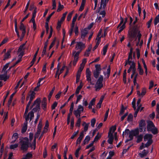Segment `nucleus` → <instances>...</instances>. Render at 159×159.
Instances as JSON below:
<instances>
[{
  "label": "nucleus",
  "instance_id": "36",
  "mask_svg": "<svg viewBox=\"0 0 159 159\" xmlns=\"http://www.w3.org/2000/svg\"><path fill=\"white\" fill-rule=\"evenodd\" d=\"M84 66H83V65H80V67L78 70L77 72V74H79L80 75H81V72L83 70L84 68Z\"/></svg>",
  "mask_w": 159,
  "mask_h": 159
},
{
  "label": "nucleus",
  "instance_id": "19",
  "mask_svg": "<svg viewBox=\"0 0 159 159\" xmlns=\"http://www.w3.org/2000/svg\"><path fill=\"white\" fill-rule=\"evenodd\" d=\"M138 69L139 70V75H143V74L144 71L143 69L141 67L140 64L139 62H138Z\"/></svg>",
  "mask_w": 159,
  "mask_h": 159
},
{
  "label": "nucleus",
  "instance_id": "31",
  "mask_svg": "<svg viewBox=\"0 0 159 159\" xmlns=\"http://www.w3.org/2000/svg\"><path fill=\"white\" fill-rule=\"evenodd\" d=\"M90 137L89 136H87L86 137L85 139L83 141V144L85 145L86 143H88L90 140Z\"/></svg>",
  "mask_w": 159,
  "mask_h": 159
},
{
  "label": "nucleus",
  "instance_id": "44",
  "mask_svg": "<svg viewBox=\"0 0 159 159\" xmlns=\"http://www.w3.org/2000/svg\"><path fill=\"white\" fill-rule=\"evenodd\" d=\"M152 34H150V36L148 39L147 44V46L148 48H149L150 43V42L151 41V40L152 39Z\"/></svg>",
  "mask_w": 159,
  "mask_h": 159
},
{
  "label": "nucleus",
  "instance_id": "60",
  "mask_svg": "<svg viewBox=\"0 0 159 159\" xmlns=\"http://www.w3.org/2000/svg\"><path fill=\"white\" fill-rule=\"evenodd\" d=\"M45 78V77L39 79V81L38 82L37 84V88H39L40 86V83L41 81L42 80H43V79H44Z\"/></svg>",
  "mask_w": 159,
  "mask_h": 159
},
{
  "label": "nucleus",
  "instance_id": "47",
  "mask_svg": "<svg viewBox=\"0 0 159 159\" xmlns=\"http://www.w3.org/2000/svg\"><path fill=\"white\" fill-rule=\"evenodd\" d=\"M73 13V11H72L71 12L69 13L68 14L67 18V20L68 21H69L71 20Z\"/></svg>",
  "mask_w": 159,
  "mask_h": 159
},
{
  "label": "nucleus",
  "instance_id": "23",
  "mask_svg": "<svg viewBox=\"0 0 159 159\" xmlns=\"http://www.w3.org/2000/svg\"><path fill=\"white\" fill-rule=\"evenodd\" d=\"M27 122H26L24 123V125L22 127L21 129V133H25L27 129Z\"/></svg>",
  "mask_w": 159,
  "mask_h": 159
},
{
  "label": "nucleus",
  "instance_id": "17",
  "mask_svg": "<svg viewBox=\"0 0 159 159\" xmlns=\"http://www.w3.org/2000/svg\"><path fill=\"white\" fill-rule=\"evenodd\" d=\"M40 134L36 133L34 135V138L33 140V146L34 147V150L36 148V139L39 137V135Z\"/></svg>",
  "mask_w": 159,
  "mask_h": 159
},
{
  "label": "nucleus",
  "instance_id": "43",
  "mask_svg": "<svg viewBox=\"0 0 159 159\" xmlns=\"http://www.w3.org/2000/svg\"><path fill=\"white\" fill-rule=\"evenodd\" d=\"M133 116L131 114H129L127 117V120L128 121H131L133 120Z\"/></svg>",
  "mask_w": 159,
  "mask_h": 159
},
{
  "label": "nucleus",
  "instance_id": "27",
  "mask_svg": "<svg viewBox=\"0 0 159 159\" xmlns=\"http://www.w3.org/2000/svg\"><path fill=\"white\" fill-rule=\"evenodd\" d=\"M93 73L94 77L96 79H97L98 78L100 74V71L94 70L93 72Z\"/></svg>",
  "mask_w": 159,
  "mask_h": 159
},
{
  "label": "nucleus",
  "instance_id": "48",
  "mask_svg": "<svg viewBox=\"0 0 159 159\" xmlns=\"http://www.w3.org/2000/svg\"><path fill=\"white\" fill-rule=\"evenodd\" d=\"M81 149V147H80L79 148H78V149L76 150L75 152V157H79V151Z\"/></svg>",
  "mask_w": 159,
  "mask_h": 159
},
{
  "label": "nucleus",
  "instance_id": "30",
  "mask_svg": "<svg viewBox=\"0 0 159 159\" xmlns=\"http://www.w3.org/2000/svg\"><path fill=\"white\" fill-rule=\"evenodd\" d=\"M64 8V6L63 5H61V2H58V8L57 10V12H59L61 11Z\"/></svg>",
  "mask_w": 159,
  "mask_h": 159
},
{
  "label": "nucleus",
  "instance_id": "39",
  "mask_svg": "<svg viewBox=\"0 0 159 159\" xmlns=\"http://www.w3.org/2000/svg\"><path fill=\"white\" fill-rule=\"evenodd\" d=\"M101 135H99V133H97V135L96 136L93 142L94 143L95 142L97 141L98 140L101 138Z\"/></svg>",
  "mask_w": 159,
  "mask_h": 159
},
{
  "label": "nucleus",
  "instance_id": "34",
  "mask_svg": "<svg viewBox=\"0 0 159 159\" xmlns=\"http://www.w3.org/2000/svg\"><path fill=\"white\" fill-rule=\"evenodd\" d=\"M89 124H87L86 122H84L83 124L82 125H85L84 128V132H86L88 129L89 127Z\"/></svg>",
  "mask_w": 159,
  "mask_h": 159
},
{
  "label": "nucleus",
  "instance_id": "46",
  "mask_svg": "<svg viewBox=\"0 0 159 159\" xmlns=\"http://www.w3.org/2000/svg\"><path fill=\"white\" fill-rule=\"evenodd\" d=\"M42 107L44 111L46 110L47 102H42Z\"/></svg>",
  "mask_w": 159,
  "mask_h": 159
},
{
  "label": "nucleus",
  "instance_id": "52",
  "mask_svg": "<svg viewBox=\"0 0 159 159\" xmlns=\"http://www.w3.org/2000/svg\"><path fill=\"white\" fill-rule=\"evenodd\" d=\"M66 67L65 66H62V67L61 69L60 70V72L58 74V79H59L60 75L63 72V71L64 70L65 68Z\"/></svg>",
  "mask_w": 159,
  "mask_h": 159
},
{
  "label": "nucleus",
  "instance_id": "61",
  "mask_svg": "<svg viewBox=\"0 0 159 159\" xmlns=\"http://www.w3.org/2000/svg\"><path fill=\"white\" fill-rule=\"evenodd\" d=\"M34 111H30V121L31 120L34 118Z\"/></svg>",
  "mask_w": 159,
  "mask_h": 159
},
{
  "label": "nucleus",
  "instance_id": "55",
  "mask_svg": "<svg viewBox=\"0 0 159 159\" xmlns=\"http://www.w3.org/2000/svg\"><path fill=\"white\" fill-rule=\"evenodd\" d=\"M52 6L53 7L52 8V10L55 9L56 7V0H52Z\"/></svg>",
  "mask_w": 159,
  "mask_h": 159
},
{
  "label": "nucleus",
  "instance_id": "29",
  "mask_svg": "<svg viewBox=\"0 0 159 159\" xmlns=\"http://www.w3.org/2000/svg\"><path fill=\"white\" fill-rule=\"evenodd\" d=\"M127 18H125V21L124 23L123 24L122 26L120 27V32L122 31L125 28V24L127 21Z\"/></svg>",
  "mask_w": 159,
  "mask_h": 159
},
{
  "label": "nucleus",
  "instance_id": "9",
  "mask_svg": "<svg viewBox=\"0 0 159 159\" xmlns=\"http://www.w3.org/2000/svg\"><path fill=\"white\" fill-rule=\"evenodd\" d=\"M145 121L143 119L141 120L139 122V131L140 132L143 131V128L146 126Z\"/></svg>",
  "mask_w": 159,
  "mask_h": 159
},
{
  "label": "nucleus",
  "instance_id": "24",
  "mask_svg": "<svg viewBox=\"0 0 159 159\" xmlns=\"http://www.w3.org/2000/svg\"><path fill=\"white\" fill-rule=\"evenodd\" d=\"M131 63H132V74H135L136 73V69L135 68V64L134 61H132Z\"/></svg>",
  "mask_w": 159,
  "mask_h": 159
},
{
  "label": "nucleus",
  "instance_id": "6",
  "mask_svg": "<svg viewBox=\"0 0 159 159\" xmlns=\"http://www.w3.org/2000/svg\"><path fill=\"white\" fill-rule=\"evenodd\" d=\"M80 50L79 51L76 52L74 51L73 52L72 55L74 56V60L73 61V64L74 66H75L77 62L79 59V56L80 53L81 52Z\"/></svg>",
  "mask_w": 159,
  "mask_h": 159
},
{
  "label": "nucleus",
  "instance_id": "59",
  "mask_svg": "<svg viewBox=\"0 0 159 159\" xmlns=\"http://www.w3.org/2000/svg\"><path fill=\"white\" fill-rule=\"evenodd\" d=\"M126 70H125L124 72L123 75V81H124L125 83L126 82Z\"/></svg>",
  "mask_w": 159,
  "mask_h": 159
},
{
  "label": "nucleus",
  "instance_id": "64",
  "mask_svg": "<svg viewBox=\"0 0 159 159\" xmlns=\"http://www.w3.org/2000/svg\"><path fill=\"white\" fill-rule=\"evenodd\" d=\"M146 93V89L144 88H143L142 90V92L141 93V96H142V97H143L144 95H145Z\"/></svg>",
  "mask_w": 159,
  "mask_h": 159
},
{
  "label": "nucleus",
  "instance_id": "50",
  "mask_svg": "<svg viewBox=\"0 0 159 159\" xmlns=\"http://www.w3.org/2000/svg\"><path fill=\"white\" fill-rule=\"evenodd\" d=\"M84 107L80 105L78 106V108L77 109L80 112H83L84 111Z\"/></svg>",
  "mask_w": 159,
  "mask_h": 159
},
{
  "label": "nucleus",
  "instance_id": "20",
  "mask_svg": "<svg viewBox=\"0 0 159 159\" xmlns=\"http://www.w3.org/2000/svg\"><path fill=\"white\" fill-rule=\"evenodd\" d=\"M9 78V77L7 76V75H5L4 73L3 74L0 75V80H3L4 81H6Z\"/></svg>",
  "mask_w": 159,
  "mask_h": 159
},
{
  "label": "nucleus",
  "instance_id": "8",
  "mask_svg": "<svg viewBox=\"0 0 159 159\" xmlns=\"http://www.w3.org/2000/svg\"><path fill=\"white\" fill-rule=\"evenodd\" d=\"M86 77L87 78V80L91 84L93 85L94 84L91 81V72L90 71L89 68H88L86 70Z\"/></svg>",
  "mask_w": 159,
  "mask_h": 159
},
{
  "label": "nucleus",
  "instance_id": "13",
  "mask_svg": "<svg viewBox=\"0 0 159 159\" xmlns=\"http://www.w3.org/2000/svg\"><path fill=\"white\" fill-rule=\"evenodd\" d=\"M22 22H21L20 23V29L22 31V35L23 36H25L26 33V31L25 25Z\"/></svg>",
  "mask_w": 159,
  "mask_h": 159
},
{
  "label": "nucleus",
  "instance_id": "21",
  "mask_svg": "<svg viewBox=\"0 0 159 159\" xmlns=\"http://www.w3.org/2000/svg\"><path fill=\"white\" fill-rule=\"evenodd\" d=\"M35 93L34 91L31 92L30 91L29 92L28 94L30 95V100H33V99L35 98Z\"/></svg>",
  "mask_w": 159,
  "mask_h": 159
},
{
  "label": "nucleus",
  "instance_id": "35",
  "mask_svg": "<svg viewBox=\"0 0 159 159\" xmlns=\"http://www.w3.org/2000/svg\"><path fill=\"white\" fill-rule=\"evenodd\" d=\"M108 44H106L104 47L103 49V55H105L107 52V49L108 47Z\"/></svg>",
  "mask_w": 159,
  "mask_h": 159
},
{
  "label": "nucleus",
  "instance_id": "38",
  "mask_svg": "<svg viewBox=\"0 0 159 159\" xmlns=\"http://www.w3.org/2000/svg\"><path fill=\"white\" fill-rule=\"evenodd\" d=\"M74 114L75 115L76 117H77L78 116H79V117H80V112L78 110H75L73 112Z\"/></svg>",
  "mask_w": 159,
  "mask_h": 159
},
{
  "label": "nucleus",
  "instance_id": "49",
  "mask_svg": "<svg viewBox=\"0 0 159 159\" xmlns=\"http://www.w3.org/2000/svg\"><path fill=\"white\" fill-rule=\"evenodd\" d=\"M18 147V144H15L13 145H11L10 146V148L11 149H14Z\"/></svg>",
  "mask_w": 159,
  "mask_h": 159
},
{
  "label": "nucleus",
  "instance_id": "62",
  "mask_svg": "<svg viewBox=\"0 0 159 159\" xmlns=\"http://www.w3.org/2000/svg\"><path fill=\"white\" fill-rule=\"evenodd\" d=\"M136 51L137 52V57L138 59H139L140 57V50L138 48L136 49Z\"/></svg>",
  "mask_w": 159,
  "mask_h": 159
},
{
  "label": "nucleus",
  "instance_id": "7",
  "mask_svg": "<svg viewBox=\"0 0 159 159\" xmlns=\"http://www.w3.org/2000/svg\"><path fill=\"white\" fill-rule=\"evenodd\" d=\"M133 53V49L132 48H131L130 49V52L129 53V55L128 57V58L127 60H126L125 61V66H126L128 64H129V65H130V64L132 62L131 60H130V59L132 60V54Z\"/></svg>",
  "mask_w": 159,
  "mask_h": 159
},
{
  "label": "nucleus",
  "instance_id": "26",
  "mask_svg": "<svg viewBox=\"0 0 159 159\" xmlns=\"http://www.w3.org/2000/svg\"><path fill=\"white\" fill-rule=\"evenodd\" d=\"M150 131H151L154 135L158 133V129L155 126V127H153Z\"/></svg>",
  "mask_w": 159,
  "mask_h": 159
},
{
  "label": "nucleus",
  "instance_id": "41",
  "mask_svg": "<svg viewBox=\"0 0 159 159\" xmlns=\"http://www.w3.org/2000/svg\"><path fill=\"white\" fill-rule=\"evenodd\" d=\"M67 13V12L66 11L63 14L62 17H61L60 20L59 21L62 22L64 20Z\"/></svg>",
  "mask_w": 159,
  "mask_h": 159
},
{
  "label": "nucleus",
  "instance_id": "12",
  "mask_svg": "<svg viewBox=\"0 0 159 159\" xmlns=\"http://www.w3.org/2000/svg\"><path fill=\"white\" fill-rule=\"evenodd\" d=\"M12 50V49H10L7 50L6 53H5L4 55V58L3 59V61H5L6 60L11 57V52Z\"/></svg>",
  "mask_w": 159,
  "mask_h": 159
},
{
  "label": "nucleus",
  "instance_id": "51",
  "mask_svg": "<svg viewBox=\"0 0 159 159\" xmlns=\"http://www.w3.org/2000/svg\"><path fill=\"white\" fill-rule=\"evenodd\" d=\"M152 20V18H151L147 22V27L148 28H149L150 27Z\"/></svg>",
  "mask_w": 159,
  "mask_h": 159
},
{
  "label": "nucleus",
  "instance_id": "14",
  "mask_svg": "<svg viewBox=\"0 0 159 159\" xmlns=\"http://www.w3.org/2000/svg\"><path fill=\"white\" fill-rule=\"evenodd\" d=\"M148 153V150L146 151L145 149H144L142 151V153H139V155L141 158H143L146 157Z\"/></svg>",
  "mask_w": 159,
  "mask_h": 159
},
{
  "label": "nucleus",
  "instance_id": "3",
  "mask_svg": "<svg viewBox=\"0 0 159 159\" xmlns=\"http://www.w3.org/2000/svg\"><path fill=\"white\" fill-rule=\"evenodd\" d=\"M139 134V130L138 129H136L134 130H132L130 131L129 134V139H127L125 141V143H127L129 141L133 140L134 136H136Z\"/></svg>",
  "mask_w": 159,
  "mask_h": 159
},
{
  "label": "nucleus",
  "instance_id": "25",
  "mask_svg": "<svg viewBox=\"0 0 159 159\" xmlns=\"http://www.w3.org/2000/svg\"><path fill=\"white\" fill-rule=\"evenodd\" d=\"M33 100H30V99L29 102H28V104L27 105L26 108L25 109V111L24 113V115H25V114H27V113L28 111L29 107L31 104V102Z\"/></svg>",
  "mask_w": 159,
  "mask_h": 159
},
{
  "label": "nucleus",
  "instance_id": "4",
  "mask_svg": "<svg viewBox=\"0 0 159 159\" xmlns=\"http://www.w3.org/2000/svg\"><path fill=\"white\" fill-rule=\"evenodd\" d=\"M103 77L102 75H100L98 80L95 86V90L98 91L101 89L103 86L102 82L103 80Z\"/></svg>",
  "mask_w": 159,
  "mask_h": 159
},
{
  "label": "nucleus",
  "instance_id": "37",
  "mask_svg": "<svg viewBox=\"0 0 159 159\" xmlns=\"http://www.w3.org/2000/svg\"><path fill=\"white\" fill-rule=\"evenodd\" d=\"M126 109V107H125L123 105H122L121 110L120 111V115H122L124 112L125 110Z\"/></svg>",
  "mask_w": 159,
  "mask_h": 159
},
{
  "label": "nucleus",
  "instance_id": "53",
  "mask_svg": "<svg viewBox=\"0 0 159 159\" xmlns=\"http://www.w3.org/2000/svg\"><path fill=\"white\" fill-rule=\"evenodd\" d=\"M81 122V119L79 118L78 119L77 121L75 124V126H76L80 127V125Z\"/></svg>",
  "mask_w": 159,
  "mask_h": 159
},
{
  "label": "nucleus",
  "instance_id": "54",
  "mask_svg": "<svg viewBox=\"0 0 159 159\" xmlns=\"http://www.w3.org/2000/svg\"><path fill=\"white\" fill-rule=\"evenodd\" d=\"M91 126L93 127L94 126V125L96 122V119L95 118H93L92 119L91 121Z\"/></svg>",
  "mask_w": 159,
  "mask_h": 159
},
{
  "label": "nucleus",
  "instance_id": "57",
  "mask_svg": "<svg viewBox=\"0 0 159 159\" xmlns=\"http://www.w3.org/2000/svg\"><path fill=\"white\" fill-rule=\"evenodd\" d=\"M78 133H79V131L78 130L77 131V132L75 131L74 132V133H73V135L70 138L71 139H73L75 137L77 136V135L78 134Z\"/></svg>",
  "mask_w": 159,
  "mask_h": 159
},
{
  "label": "nucleus",
  "instance_id": "28",
  "mask_svg": "<svg viewBox=\"0 0 159 159\" xmlns=\"http://www.w3.org/2000/svg\"><path fill=\"white\" fill-rule=\"evenodd\" d=\"M143 135L142 134H140L137 137V139L136 141V142L139 143L142 141L143 140Z\"/></svg>",
  "mask_w": 159,
  "mask_h": 159
},
{
  "label": "nucleus",
  "instance_id": "11",
  "mask_svg": "<svg viewBox=\"0 0 159 159\" xmlns=\"http://www.w3.org/2000/svg\"><path fill=\"white\" fill-rule=\"evenodd\" d=\"M147 129L148 131H150L151 130L155 127V125L153 122L151 120H149L147 121Z\"/></svg>",
  "mask_w": 159,
  "mask_h": 159
},
{
  "label": "nucleus",
  "instance_id": "63",
  "mask_svg": "<svg viewBox=\"0 0 159 159\" xmlns=\"http://www.w3.org/2000/svg\"><path fill=\"white\" fill-rule=\"evenodd\" d=\"M54 13L55 11H53L52 12L47 18L46 19V21H49L50 19L51 18L52 16L54 14Z\"/></svg>",
  "mask_w": 159,
  "mask_h": 159
},
{
  "label": "nucleus",
  "instance_id": "18",
  "mask_svg": "<svg viewBox=\"0 0 159 159\" xmlns=\"http://www.w3.org/2000/svg\"><path fill=\"white\" fill-rule=\"evenodd\" d=\"M27 42V41H26L25 43L23 44H22L20 46L19 48L18 49L17 52H22V51H23V50H25V44Z\"/></svg>",
  "mask_w": 159,
  "mask_h": 159
},
{
  "label": "nucleus",
  "instance_id": "1",
  "mask_svg": "<svg viewBox=\"0 0 159 159\" xmlns=\"http://www.w3.org/2000/svg\"><path fill=\"white\" fill-rule=\"evenodd\" d=\"M19 142L21 146L20 149L25 151H27L29 147L28 138L27 137H25L23 139H21Z\"/></svg>",
  "mask_w": 159,
  "mask_h": 159
},
{
  "label": "nucleus",
  "instance_id": "5",
  "mask_svg": "<svg viewBox=\"0 0 159 159\" xmlns=\"http://www.w3.org/2000/svg\"><path fill=\"white\" fill-rule=\"evenodd\" d=\"M41 102V99L40 98H37L34 101V105L36 106L32 109V111L34 112H36L38 111H39L40 109V103Z\"/></svg>",
  "mask_w": 159,
  "mask_h": 159
},
{
  "label": "nucleus",
  "instance_id": "56",
  "mask_svg": "<svg viewBox=\"0 0 159 159\" xmlns=\"http://www.w3.org/2000/svg\"><path fill=\"white\" fill-rule=\"evenodd\" d=\"M74 118H71L70 122V129H73L74 126Z\"/></svg>",
  "mask_w": 159,
  "mask_h": 159
},
{
  "label": "nucleus",
  "instance_id": "33",
  "mask_svg": "<svg viewBox=\"0 0 159 159\" xmlns=\"http://www.w3.org/2000/svg\"><path fill=\"white\" fill-rule=\"evenodd\" d=\"M153 141L152 140H148L147 142L145 144L146 147H148L150 146L152 143Z\"/></svg>",
  "mask_w": 159,
  "mask_h": 159
},
{
  "label": "nucleus",
  "instance_id": "58",
  "mask_svg": "<svg viewBox=\"0 0 159 159\" xmlns=\"http://www.w3.org/2000/svg\"><path fill=\"white\" fill-rule=\"evenodd\" d=\"M62 22H61L59 20L58 21L57 25V30H60V28L61 26V24Z\"/></svg>",
  "mask_w": 159,
  "mask_h": 159
},
{
  "label": "nucleus",
  "instance_id": "42",
  "mask_svg": "<svg viewBox=\"0 0 159 159\" xmlns=\"http://www.w3.org/2000/svg\"><path fill=\"white\" fill-rule=\"evenodd\" d=\"M56 40V38L55 37L52 42L51 43V45L49 47V50H50L54 45Z\"/></svg>",
  "mask_w": 159,
  "mask_h": 159
},
{
  "label": "nucleus",
  "instance_id": "22",
  "mask_svg": "<svg viewBox=\"0 0 159 159\" xmlns=\"http://www.w3.org/2000/svg\"><path fill=\"white\" fill-rule=\"evenodd\" d=\"M86 0H82L81 6L80 7L79 11H82L84 9Z\"/></svg>",
  "mask_w": 159,
  "mask_h": 159
},
{
  "label": "nucleus",
  "instance_id": "45",
  "mask_svg": "<svg viewBox=\"0 0 159 159\" xmlns=\"http://www.w3.org/2000/svg\"><path fill=\"white\" fill-rule=\"evenodd\" d=\"M95 67L96 70H95L100 71L101 70V66L100 65L97 64L95 65Z\"/></svg>",
  "mask_w": 159,
  "mask_h": 159
},
{
  "label": "nucleus",
  "instance_id": "40",
  "mask_svg": "<svg viewBox=\"0 0 159 159\" xmlns=\"http://www.w3.org/2000/svg\"><path fill=\"white\" fill-rule=\"evenodd\" d=\"M32 157V155L30 153H28L25 155V157L24 158L25 159H30V158Z\"/></svg>",
  "mask_w": 159,
  "mask_h": 159
},
{
  "label": "nucleus",
  "instance_id": "16",
  "mask_svg": "<svg viewBox=\"0 0 159 159\" xmlns=\"http://www.w3.org/2000/svg\"><path fill=\"white\" fill-rule=\"evenodd\" d=\"M87 30L88 28H85L83 31H81V37L82 38H84L85 36L88 34V31Z\"/></svg>",
  "mask_w": 159,
  "mask_h": 159
},
{
  "label": "nucleus",
  "instance_id": "2",
  "mask_svg": "<svg viewBox=\"0 0 159 159\" xmlns=\"http://www.w3.org/2000/svg\"><path fill=\"white\" fill-rule=\"evenodd\" d=\"M116 126L115 125L112 126L109 129V130L108 133V142L110 144H112L113 141L114 139V137L113 135V133L116 130Z\"/></svg>",
  "mask_w": 159,
  "mask_h": 159
},
{
  "label": "nucleus",
  "instance_id": "32",
  "mask_svg": "<svg viewBox=\"0 0 159 159\" xmlns=\"http://www.w3.org/2000/svg\"><path fill=\"white\" fill-rule=\"evenodd\" d=\"M159 22V14H158L154 20V25H156Z\"/></svg>",
  "mask_w": 159,
  "mask_h": 159
},
{
  "label": "nucleus",
  "instance_id": "10",
  "mask_svg": "<svg viewBox=\"0 0 159 159\" xmlns=\"http://www.w3.org/2000/svg\"><path fill=\"white\" fill-rule=\"evenodd\" d=\"M85 48V44L82 42H77L75 47V48L77 49H80V51H81L83 48Z\"/></svg>",
  "mask_w": 159,
  "mask_h": 159
},
{
  "label": "nucleus",
  "instance_id": "15",
  "mask_svg": "<svg viewBox=\"0 0 159 159\" xmlns=\"http://www.w3.org/2000/svg\"><path fill=\"white\" fill-rule=\"evenodd\" d=\"M152 135L151 134H145L143 137L144 141H146L148 140H152Z\"/></svg>",
  "mask_w": 159,
  "mask_h": 159
}]
</instances>
